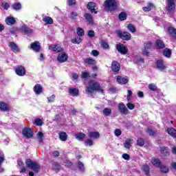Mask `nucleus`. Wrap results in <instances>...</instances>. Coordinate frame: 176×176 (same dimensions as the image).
I'll return each mask as SVG.
<instances>
[{
	"label": "nucleus",
	"mask_w": 176,
	"mask_h": 176,
	"mask_svg": "<svg viewBox=\"0 0 176 176\" xmlns=\"http://www.w3.org/2000/svg\"><path fill=\"white\" fill-rule=\"evenodd\" d=\"M97 91H99L100 93H102V94L104 93L103 89H100V83L94 80L89 81L88 86L85 89V91L91 94Z\"/></svg>",
	"instance_id": "1"
},
{
	"label": "nucleus",
	"mask_w": 176,
	"mask_h": 176,
	"mask_svg": "<svg viewBox=\"0 0 176 176\" xmlns=\"http://www.w3.org/2000/svg\"><path fill=\"white\" fill-rule=\"evenodd\" d=\"M104 6L108 12H113L118 9V2L116 0H106Z\"/></svg>",
	"instance_id": "2"
},
{
	"label": "nucleus",
	"mask_w": 176,
	"mask_h": 176,
	"mask_svg": "<svg viewBox=\"0 0 176 176\" xmlns=\"http://www.w3.org/2000/svg\"><path fill=\"white\" fill-rule=\"evenodd\" d=\"M26 166L28 167V168H30V170H32L34 173H38L39 168H41V166L39 164L36 162L32 161L31 159H28L25 161Z\"/></svg>",
	"instance_id": "3"
},
{
	"label": "nucleus",
	"mask_w": 176,
	"mask_h": 176,
	"mask_svg": "<svg viewBox=\"0 0 176 176\" xmlns=\"http://www.w3.org/2000/svg\"><path fill=\"white\" fill-rule=\"evenodd\" d=\"M22 134L25 138L28 140L30 138H32L34 132H32V129H31V128L25 127L23 129Z\"/></svg>",
	"instance_id": "4"
},
{
	"label": "nucleus",
	"mask_w": 176,
	"mask_h": 176,
	"mask_svg": "<svg viewBox=\"0 0 176 176\" xmlns=\"http://www.w3.org/2000/svg\"><path fill=\"white\" fill-rule=\"evenodd\" d=\"M166 10L168 12V13L174 12L175 10V0H166Z\"/></svg>",
	"instance_id": "5"
},
{
	"label": "nucleus",
	"mask_w": 176,
	"mask_h": 176,
	"mask_svg": "<svg viewBox=\"0 0 176 176\" xmlns=\"http://www.w3.org/2000/svg\"><path fill=\"white\" fill-rule=\"evenodd\" d=\"M117 34L123 41H130L131 39V34L127 32L118 31Z\"/></svg>",
	"instance_id": "6"
},
{
	"label": "nucleus",
	"mask_w": 176,
	"mask_h": 176,
	"mask_svg": "<svg viewBox=\"0 0 176 176\" xmlns=\"http://www.w3.org/2000/svg\"><path fill=\"white\" fill-rule=\"evenodd\" d=\"M118 111L122 115H129V109L126 107V105L123 102L119 103L118 104Z\"/></svg>",
	"instance_id": "7"
},
{
	"label": "nucleus",
	"mask_w": 176,
	"mask_h": 176,
	"mask_svg": "<svg viewBox=\"0 0 176 176\" xmlns=\"http://www.w3.org/2000/svg\"><path fill=\"white\" fill-rule=\"evenodd\" d=\"M97 6V4L93 1H90L88 3L87 8L88 10H90L91 13H94L95 14H97V10H96V8Z\"/></svg>",
	"instance_id": "8"
},
{
	"label": "nucleus",
	"mask_w": 176,
	"mask_h": 176,
	"mask_svg": "<svg viewBox=\"0 0 176 176\" xmlns=\"http://www.w3.org/2000/svg\"><path fill=\"white\" fill-rule=\"evenodd\" d=\"M116 49L119 53L121 54H127V48L124 45H116Z\"/></svg>",
	"instance_id": "9"
},
{
	"label": "nucleus",
	"mask_w": 176,
	"mask_h": 176,
	"mask_svg": "<svg viewBox=\"0 0 176 176\" xmlns=\"http://www.w3.org/2000/svg\"><path fill=\"white\" fill-rule=\"evenodd\" d=\"M155 65L157 69H160V71H163L166 68V65H164L163 60L162 59L157 60L155 63Z\"/></svg>",
	"instance_id": "10"
},
{
	"label": "nucleus",
	"mask_w": 176,
	"mask_h": 176,
	"mask_svg": "<svg viewBox=\"0 0 176 176\" xmlns=\"http://www.w3.org/2000/svg\"><path fill=\"white\" fill-rule=\"evenodd\" d=\"M152 47V43L151 42L144 43V48L143 50V54L148 56L149 54V50Z\"/></svg>",
	"instance_id": "11"
},
{
	"label": "nucleus",
	"mask_w": 176,
	"mask_h": 176,
	"mask_svg": "<svg viewBox=\"0 0 176 176\" xmlns=\"http://www.w3.org/2000/svg\"><path fill=\"white\" fill-rule=\"evenodd\" d=\"M0 111H2V112H9L10 107L5 102H0Z\"/></svg>",
	"instance_id": "12"
},
{
	"label": "nucleus",
	"mask_w": 176,
	"mask_h": 176,
	"mask_svg": "<svg viewBox=\"0 0 176 176\" xmlns=\"http://www.w3.org/2000/svg\"><path fill=\"white\" fill-rule=\"evenodd\" d=\"M15 72L19 76H24L25 75V69L24 67L20 66L16 69Z\"/></svg>",
	"instance_id": "13"
},
{
	"label": "nucleus",
	"mask_w": 176,
	"mask_h": 176,
	"mask_svg": "<svg viewBox=\"0 0 176 176\" xmlns=\"http://www.w3.org/2000/svg\"><path fill=\"white\" fill-rule=\"evenodd\" d=\"M117 82L121 85H126L129 83V78L118 76H117Z\"/></svg>",
	"instance_id": "14"
},
{
	"label": "nucleus",
	"mask_w": 176,
	"mask_h": 176,
	"mask_svg": "<svg viewBox=\"0 0 176 176\" xmlns=\"http://www.w3.org/2000/svg\"><path fill=\"white\" fill-rule=\"evenodd\" d=\"M111 69L113 72H119L120 69V64L118 61H113L111 64Z\"/></svg>",
	"instance_id": "15"
},
{
	"label": "nucleus",
	"mask_w": 176,
	"mask_h": 176,
	"mask_svg": "<svg viewBox=\"0 0 176 176\" xmlns=\"http://www.w3.org/2000/svg\"><path fill=\"white\" fill-rule=\"evenodd\" d=\"M30 47L34 52H39L41 50V43L38 41H35L31 44Z\"/></svg>",
	"instance_id": "16"
},
{
	"label": "nucleus",
	"mask_w": 176,
	"mask_h": 176,
	"mask_svg": "<svg viewBox=\"0 0 176 176\" xmlns=\"http://www.w3.org/2000/svg\"><path fill=\"white\" fill-rule=\"evenodd\" d=\"M84 17L86 21H88L90 25H93L94 24V20L93 19V16L89 13H85L84 14Z\"/></svg>",
	"instance_id": "17"
},
{
	"label": "nucleus",
	"mask_w": 176,
	"mask_h": 176,
	"mask_svg": "<svg viewBox=\"0 0 176 176\" xmlns=\"http://www.w3.org/2000/svg\"><path fill=\"white\" fill-rule=\"evenodd\" d=\"M34 91L35 93V94H41L43 93V88L42 87V85H41V84H36L34 87Z\"/></svg>",
	"instance_id": "18"
},
{
	"label": "nucleus",
	"mask_w": 176,
	"mask_h": 176,
	"mask_svg": "<svg viewBox=\"0 0 176 176\" xmlns=\"http://www.w3.org/2000/svg\"><path fill=\"white\" fill-rule=\"evenodd\" d=\"M69 93L70 96H72V97H78V96H79V89L74 87H70L69 89Z\"/></svg>",
	"instance_id": "19"
},
{
	"label": "nucleus",
	"mask_w": 176,
	"mask_h": 176,
	"mask_svg": "<svg viewBox=\"0 0 176 176\" xmlns=\"http://www.w3.org/2000/svg\"><path fill=\"white\" fill-rule=\"evenodd\" d=\"M57 60L59 63H64L68 60V55L67 54H59Z\"/></svg>",
	"instance_id": "20"
},
{
	"label": "nucleus",
	"mask_w": 176,
	"mask_h": 176,
	"mask_svg": "<svg viewBox=\"0 0 176 176\" xmlns=\"http://www.w3.org/2000/svg\"><path fill=\"white\" fill-rule=\"evenodd\" d=\"M21 30L22 32H23L24 34H25L27 35H30V34H32V32H34V30H32V29L28 28V26H27V25L22 26Z\"/></svg>",
	"instance_id": "21"
},
{
	"label": "nucleus",
	"mask_w": 176,
	"mask_h": 176,
	"mask_svg": "<svg viewBox=\"0 0 176 176\" xmlns=\"http://www.w3.org/2000/svg\"><path fill=\"white\" fill-rule=\"evenodd\" d=\"M9 47L14 52V53H19L20 52V50L19 49V46H17L14 42H10Z\"/></svg>",
	"instance_id": "22"
},
{
	"label": "nucleus",
	"mask_w": 176,
	"mask_h": 176,
	"mask_svg": "<svg viewBox=\"0 0 176 176\" xmlns=\"http://www.w3.org/2000/svg\"><path fill=\"white\" fill-rule=\"evenodd\" d=\"M167 133L173 138H176V129H174L173 127L168 128Z\"/></svg>",
	"instance_id": "23"
},
{
	"label": "nucleus",
	"mask_w": 176,
	"mask_h": 176,
	"mask_svg": "<svg viewBox=\"0 0 176 176\" xmlns=\"http://www.w3.org/2000/svg\"><path fill=\"white\" fill-rule=\"evenodd\" d=\"M84 61L85 64H88V65H96L97 64V61H96L93 58H87Z\"/></svg>",
	"instance_id": "24"
},
{
	"label": "nucleus",
	"mask_w": 176,
	"mask_h": 176,
	"mask_svg": "<svg viewBox=\"0 0 176 176\" xmlns=\"http://www.w3.org/2000/svg\"><path fill=\"white\" fill-rule=\"evenodd\" d=\"M6 23L8 25H13V24H16V19L12 16L7 17L6 19Z\"/></svg>",
	"instance_id": "25"
},
{
	"label": "nucleus",
	"mask_w": 176,
	"mask_h": 176,
	"mask_svg": "<svg viewBox=\"0 0 176 176\" xmlns=\"http://www.w3.org/2000/svg\"><path fill=\"white\" fill-rule=\"evenodd\" d=\"M49 49L50 50H52L53 52H63V48H61V47H60L59 45H50L49 47Z\"/></svg>",
	"instance_id": "26"
},
{
	"label": "nucleus",
	"mask_w": 176,
	"mask_h": 176,
	"mask_svg": "<svg viewBox=\"0 0 176 176\" xmlns=\"http://www.w3.org/2000/svg\"><path fill=\"white\" fill-rule=\"evenodd\" d=\"M88 137L89 138H94V140H97L100 138V133L98 132H89L88 133Z\"/></svg>",
	"instance_id": "27"
},
{
	"label": "nucleus",
	"mask_w": 176,
	"mask_h": 176,
	"mask_svg": "<svg viewBox=\"0 0 176 176\" xmlns=\"http://www.w3.org/2000/svg\"><path fill=\"white\" fill-rule=\"evenodd\" d=\"M141 170L144 171L146 175H149L150 169H149V166L148 164H146L142 165L141 167Z\"/></svg>",
	"instance_id": "28"
},
{
	"label": "nucleus",
	"mask_w": 176,
	"mask_h": 176,
	"mask_svg": "<svg viewBox=\"0 0 176 176\" xmlns=\"http://www.w3.org/2000/svg\"><path fill=\"white\" fill-rule=\"evenodd\" d=\"M36 137L38 140L39 145H42L43 144V133L39 131L36 133Z\"/></svg>",
	"instance_id": "29"
},
{
	"label": "nucleus",
	"mask_w": 176,
	"mask_h": 176,
	"mask_svg": "<svg viewBox=\"0 0 176 176\" xmlns=\"http://www.w3.org/2000/svg\"><path fill=\"white\" fill-rule=\"evenodd\" d=\"M153 8H155V5L152 3H148L147 6L143 7V10L144 12H151Z\"/></svg>",
	"instance_id": "30"
},
{
	"label": "nucleus",
	"mask_w": 176,
	"mask_h": 176,
	"mask_svg": "<svg viewBox=\"0 0 176 176\" xmlns=\"http://www.w3.org/2000/svg\"><path fill=\"white\" fill-rule=\"evenodd\" d=\"M168 32L171 35V36H173V38H175L176 39V29L175 28H174L173 27H170L168 29Z\"/></svg>",
	"instance_id": "31"
},
{
	"label": "nucleus",
	"mask_w": 176,
	"mask_h": 176,
	"mask_svg": "<svg viewBox=\"0 0 176 176\" xmlns=\"http://www.w3.org/2000/svg\"><path fill=\"white\" fill-rule=\"evenodd\" d=\"M156 45L159 49H164V47H166V45H164V43H163V41L160 39H157L156 41Z\"/></svg>",
	"instance_id": "32"
},
{
	"label": "nucleus",
	"mask_w": 176,
	"mask_h": 176,
	"mask_svg": "<svg viewBox=\"0 0 176 176\" xmlns=\"http://www.w3.org/2000/svg\"><path fill=\"white\" fill-rule=\"evenodd\" d=\"M67 138H68V135H67V133L65 132H60L59 133V139L60 140V141H66Z\"/></svg>",
	"instance_id": "33"
},
{
	"label": "nucleus",
	"mask_w": 176,
	"mask_h": 176,
	"mask_svg": "<svg viewBox=\"0 0 176 176\" xmlns=\"http://www.w3.org/2000/svg\"><path fill=\"white\" fill-rule=\"evenodd\" d=\"M163 55L165 57L170 58V57H171V50H170L168 48H165L163 52Z\"/></svg>",
	"instance_id": "34"
},
{
	"label": "nucleus",
	"mask_w": 176,
	"mask_h": 176,
	"mask_svg": "<svg viewBox=\"0 0 176 176\" xmlns=\"http://www.w3.org/2000/svg\"><path fill=\"white\" fill-rule=\"evenodd\" d=\"M18 166H19L20 169H21V173H25V167H24V162L21 160H18L17 161Z\"/></svg>",
	"instance_id": "35"
},
{
	"label": "nucleus",
	"mask_w": 176,
	"mask_h": 176,
	"mask_svg": "<svg viewBox=\"0 0 176 176\" xmlns=\"http://www.w3.org/2000/svg\"><path fill=\"white\" fill-rule=\"evenodd\" d=\"M151 162L155 166V167H160L162 166V162L159 159H156V158L152 159Z\"/></svg>",
	"instance_id": "36"
},
{
	"label": "nucleus",
	"mask_w": 176,
	"mask_h": 176,
	"mask_svg": "<svg viewBox=\"0 0 176 176\" xmlns=\"http://www.w3.org/2000/svg\"><path fill=\"white\" fill-rule=\"evenodd\" d=\"M124 146L126 148V149H130L131 146V139H126L124 143Z\"/></svg>",
	"instance_id": "37"
},
{
	"label": "nucleus",
	"mask_w": 176,
	"mask_h": 176,
	"mask_svg": "<svg viewBox=\"0 0 176 176\" xmlns=\"http://www.w3.org/2000/svg\"><path fill=\"white\" fill-rule=\"evenodd\" d=\"M102 113L104 116H110L112 113V109L106 107L103 109Z\"/></svg>",
	"instance_id": "38"
},
{
	"label": "nucleus",
	"mask_w": 176,
	"mask_h": 176,
	"mask_svg": "<svg viewBox=\"0 0 176 176\" xmlns=\"http://www.w3.org/2000/svg\"><path fill=\"white\" fill-rule=\"evenodd\" d=\"M118 19L120 20V21H124V20L127 19V14L124 12H121L118 15Z\"/></svg>",
	"instance_id": "39"
},
{
	"label": "nucleus",
	"mask_w": 176,
	"mask_h": 176,
	"mask_svg": "<svg viewBox=\"0 0 176 176\" xmlns=\"http://www.w3.org/2000/svg\"><path fill=\"white\" fill-rule=\"evenodd\" d=\"M77 35L78 36H85V30L82 28H78L76 29Z\"/></svg>",
	"instance_id": "40"
},
{
	"label": "nucleus",
	"mask_w": 176,
	"mask_h": 176,
	"mask_svg": "<svg viewBox=\"0 0 176 176\" xmlns=\"http://www.w3.org/2000/svg\"><path fill=\"white\" fill-rule=\"evenodd\" d=\"M85 137H86V135H85V133H82L76 134V140H78V141H83Z\"/></svg>",
	"instance_id": "41"
},
{
	"label": "nucleus",
	"mask_w": 176,
	"mask_h": 176,
	"mask_svg": "<svg viewBox=\"0 0 176 176\" xmlns=\"http://www.w3.org/2000/svg\"><path fill=\"white\" fill-rule=\"evenodd\" d=\"M160 171L161 173H164V174H167V173H168L169 169L168 167L164 166V165H162L160 166Z\"/></svg>",
	"instance_id": "42"
},
{
	"label": "nucleus",
	"mask_w": 176,
	"mask_h": 176,
	"mask_svg": "<svg viewBox=\"0 0 176 176\" xmlns=\"http://www.w3.org/2000/svg\"><path fill=\"white\" fill-rule=\"evenodd\" d=\"M137 145L138 146H144V145H145V140L144 138H139L137 140Z\"/></svg>",
	"instance_id": "43"
},
{
	"label": "nucleus",
	"mask_w": 176,
	"mask_h": 176,
	"mask_svg": "<svg viewBox=\"0 0 176 176\" xmlns=\"http://www.w3.org/2000/svg\"><path fill=\"white\" fill-rule=\"evenodd\" d=\"M43 21L47 24H52L53 23V19L50 16H45L43 19Z\"/></svg>",
	"instance_id": "44"
},
{
	"label": "nucleus",
	"mask_w": 176,
	"mask_h": 176,
	"mask_svg": "<svg viewBox=\"0 0 176 176\" xmlns=\"http://www.w3.org/2000/svg\"><path fill=\"white\" fill-rule=\"evenodd\" d=\"M12 8L14 9V10H20V9H21V3H15L12 4Z\"/></svg>",
	"instance_id": "45"
},
{
	"label": "nucleus",
	"mask_w": 176,
	"mask_h": 176,
	"mask_svg": "<svg viewBox=\"0 0 176 176\" xmlns=\"http://www.w3.org/2000/svg\"><path fill=\"white\" fill-rule=\"evenodd\" d=\"M127 28H128L129 31H130V32H132V33L136 32V31H137V30H135V27H134L133 25L131 23H129L127 25Z\"/></svg>",
	"instance_id": "46"
},
{
	"label": "nucleus",
	"mask_w": 176,
	"mask_h": 176,
	"mask_svg": "<svg viewBox=\"0 0 176 176\" xmlns=\"http://www.w3.org/2000/svg\"><path fill=\"white\" fill-rule=\"evenodd\" d=\"M148 89L151 91H156L157 90V87L154 83H151L148 85Z\"/></svg>",
	"instance_id": "47"
},
{
	"label": "nucleus",
	"mask_w": 176,
	"mask_h": 176,
	"mask_svg": "<svg viewBox=\"0 0 176 176\" xmlns=\"http://www.w3.org/2000/svg\"><path fill=\"white\" fill-rule=\"evenodd\" d=\"M72 43H77L78 45H79V43H82V38H80V37H77L74 39L72 40Z\"/></svg>",
	"instance_id": "48"
},
{
	"label": "nucleus",
	"mask_w": 176,
	"mask_h": 176,
	"mask_svg": "<svg viewBox=\"0 0 176 176\" xmlns=\"http://www.w3.org/2000/svg\"><path fill=\"white\" fill-rule=\"evenodd\" d=\"M78 168H79L80 171H85V164L82 163V162H79L78 164Z\"/></svg>",
	"instance_id": "49"
},
{
	"label": "nucleus",
	"mask_w": 176,
	"mask_h": 176,
	"mask_svg": "<svg viewBox=\"0 0 176 176\" xmlns=\"http://www.w3.org/2000/svg\"><path fill=\"white\" fill-rule=\"evenodd\" d=\"M1 6H2L3 8H4L5 10H8L9 9V8H10V5H9L6 2H3L1 3Z\"/></svg>",
	"instance_id": "50"
},
{
	"label": "nucleus",
	"mask_w": 176,
	"mask_h": 176,
	"mask_svg": "<svg viewBox=\"0 0 176 176\" xmlns=\"http://www.w3.org/2000/svg\"><path fill=\"white\" fill-rule=\"evenodd\" d=\"M126 107H127L128 109L133 110V109H134V108H135V104H133L131 102H128L126 104Z\"/></svg>",
	"instance_id": "51"
},
{
	"label": "nucleus",
	"mask_w": 176,
	"mask_h": 176,
	"mask_svg": "<svg viewBox=\"0 0 176 176\" xmlns=\"http://www.w3.org/2000/svg\"><path fill=\"white\" fill-rule=\"evenodd\" d=\"M67 5L69 6H74L76 5V0H67Z\"/></svg>",
	"instance_id": "52"
},
{
	"label": "nucleus",
	"mask_w": 176,
	"mask_h": 176,
	"mask_svg": "<svg viewBox=\"0 0 176 176\" xmlns=\"http://www.w3.org/2000/svg\"><path fill=\"white\" fill-rule=\"evenodd\" d=\"M34 122L37 126H42V124H43V122H42V120H41V118L36 119Z\"/></svg>",
	"instance_id": "53"
},
{
	"label": "nucleus",
	"mask_w": 176,
	"mask_h": 176,
	"mask_svg": "<svg viewBox=\"0 0 176 176\" xmlns=\"http://www.w3.org/2000/svg\"><path fill=\"white\" fill-rule=\"evenodd\" d=\"M53 169L55 171H58V170H60V164L58 163H54L53 164Z\"/></svg>",
	"instance_id": "54"
},
{
	"label": "nucleus",
	"mask_w": 176,
	"mask_h": 176,
	"mask_svg": "<svg viewBox=\"0 0 176 176\" xmlns=\"http://www.w3.org/2000/svg\"><path fill=\"white\" fill-rule=\"evenodd\" d=\"M85 145L87 146H91V145H93V140H90V139H87L85 141Z\"/></svg>",
	"instance_id": "55"
},
{
	"label": "nucleus",
	"mask_w": 176,
	"mask_h": 176,
	"mask_svg": "<svg viewBox=\"0 0 176 176\" xmlns=\"http://www.w3.org/2000/svg\"><path fill=\"white\" fill-rule=\"evenodd\" d=\"M55 98H56V96L52 95L51 96L47 98L48 102H54Z\"/></svg>",
	"instance_id": "56"
},
{
	"label": "nucleus",
	"mask_w": 176,
	"mask_h": 176,
	"mask_svg": "<svg viewBox=\"0 0 176 176\" xmlns=\"http://www.w3.org/2000/svg\"><path fill=\"white\" fill-rule=\"evenodd\" d=\"M160 151H161V153L165 155H167V153H168V151H167V148L166 147H161Z\"/></svg>",
	"instance_id": "57"
},
{
	"label": "nucleus",
	"mask_w": 176,
	"mask_h": 176,
	"mask_svg": "<svg viewBox=\"0 0 176 176\" xmlns=\"http://www.w3.org/2000/svg\"><path fill=\"white\" fill-rule=\"evenodd\" d=\"M147 132L148 133L149 135H156V132L153 131V130H152L151 128L147 129Z\"/></svg>",
	"instance_id": "58"
},
{
	"label": "nucleus",
	"mask_w": 176,
	"mask_h": 176,
	"mask_svg": "<svg viewBox=\"0 0 176 176\" xmlns=\"http://www.w3.org/2000/svg\"><path fill=\"white\" fill-rule=\"evenodd\" d=\"M133 94V91L131 90H128L127 91V101H130V98H131V95Z\"/></svg>",
	"instance_id": "59"
},
{
	"label": "nucleus",
	"mask_w": 176,
	"mask_h": 176,
	"mask_svg": "<svg viewBox=\"0 0 176 176\" xmlns=\"http://www.w3.org/2000/svg\"><path fill=\"white\" fill-rule=\"evenodd\" d=\"M88 36H89V38H94V36H95V32H94V30H89V31L88 32Z\"/></svg>",
	"instance_id": "60"
},
{
	"label": "nucleus",
	"mask_w": 176,
	"mask_h": 176,
	"mask_svg": "<svg viewBox=\"0 0 176 176\" xmlns=\"http://www.w3.org/2000/svg\"><path fill=\"white\" fill-rule=\"evenodd\" d=\"M71 19H72V20H76V19H78V13L72 12Z\"/></svg>",
	"instance_id": "61"
},
{
	"label": "nucleus",
	"mask_w": 176,
	"mask_h": 176,
	"mask_svg": "<svg viewBox=\"0 0 176 176\" xmlns=\"http://www.w3.org/2000/svg\"><path fill=\"white\" fill-rule=\"evenodd\" d=\"M101 47H102V49H108L109 47V45L107 43L102 42L101 44Z\"/></svg>",
	"instance_id": "62"
},
{
	"label": "nucleus",
	"mask_w": 176,
	"mask_h": 176,
	"mask_svg": "<svg viewBox=\"0 0 176 176\" xmlns=\"http://www.w3.org/2000/svg\"><path fill=\"white\" fill-rule=\"evenodd\" d=\"M122 135V131H120V129H116L115 130V135H116V137H119V135Z\"/></svg>",
	"instance_id": "63"
},
{
	"label": "nucleus",
	"mask_w": 176,
	"mask_h": 176,
	"mask_svg": "<svg viewBox=\"0 0 176 176\" xmlns=\"http://www.w3.org/2000/svg\"><path fill=\"white\" fill-rule=\"evenodd\" d=\"M122 157L124 159V160H130V155L129 154H123Z\"/></svg>",
	"instance_id": "64"
}]
</instances>
